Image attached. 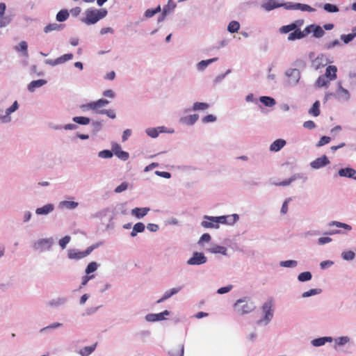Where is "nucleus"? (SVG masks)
Here are the masks:
<instances>
[{"instance_id": "nucleus-47", "label": "nucleus", "mask_w": 356, "mask_h": 356, "mask_svg": "<svg viewBox=\"0 0 356 356\" xmlns=\"http://www.w3.org/2000/svg\"><path fill=\"white\" fill-rule=\"evenodd\" d=\"M240 29V24L238 22L233 20L231 21L227 26V31L231 33H236Z\"/></svg>"}, {"instance_id": "nucleus-40", "label": "nucleus", "mask_w": 356, "mask_h": 356, "mask_svg": "<svg viewBox=\"0 0 356 356\" xmlns=\"http://www.w3.org/2000/svg\"><path fill=\"white\" fill-rule=\"evenodd\" d=\"M70 13L67 10H60L56 16V19L59 22H63L66 21L69 17Z\"/></svg>"}, {"instance_id": "nucleus-14", "label": "nucleus", "mask_w": 356, "mask_h": 356, "mask_svg": "<svg viewBox=\"0 0 356 356\" xmlns=\"http://www.w3.org/2000/svg\"><path fill=\"white\" fill-rule=\"evenodd\" d=\"M170 312L168 310L158 314H148L145 316V319L147 322L154 323L161 321L166 319V316H169Z\"/></svg>"}, {"instance_id": "nucleus-5", "label": "nucleus", "mask_w": 356, "mask_h": 356, "mask_svg": "<svg viewBox=\"0 0 356 356\" xmlns=\"http://www.w3.org/2000/svg\"><path fill=\"white\" fill-rule=\"evenodd\" d=\"M332 348L339 353H350L348 349L351 346L353 340L348 335H341L333 338Z\"/></svg>"}, {"instance_id": "nucleus-57", "label": "nucleus", "mask_w": 356, "mask_h": 356, "mask_svg": "<svg viewBox=\"0 0 356 356\" xmlns=\"http://www.w3.org/2000/svg\"><path fill=\"white\" fill-rule=\"evenodd\" d=\"M330 80L324 75L320 76L316 80V85L317 87H323L327 86Z\"/></svg>"}, {"instance_id": "nucleus-34", "label": "nucleus", "mask_w": 356, "mask_h": 356, "mask_svg": "<svg viewBox=\"0 0 356 356\" xmlns=\"http://www.w3.org/2000/svg\"><path fill=\"white\" fill-rule=\"evenodd\" d=\"M210 104L207 102H195L193 104L191 110L193 111H204L209 109Z\"/></svg>"}, {"instance_id": "nucleus-38", "label": "nucleus", "mask_w": 356, "mask_h": 356, "mask_svg": "<svg viewBox=\"0 0 356 356\" xmlns=\"http://www.w3.org/2000/svg\"><path fill=\"white\" fill-rule=\"evenodd\" d=\"M96 347V343L89 346H85L79 351V354L81 356H89L95 350Z\"/></svg>"}, {"instance_id": "nucleus-3", "label": "nucleus", "mask_w": 356, "mask_h": 356, "mask_svg": "<svg viewBox=\"0 0 356 356\" xmlns=\"http://www.w3.org/2000/svg\"><path fill=\"white\" fill-rule=\"evenodd\" d=\"M234 307L239 314L244 315L253 312L256 306L249 297H243L236 301Z\"/></svg>"}, {"instance_id": "nucleus-6", "label": "nucleus", "mask_w": 356, "mask_h": 356, "mask_svg": "<svg viewBox=\"0 0 356 356\" xmlns=\"http://www.w3.org/2000/svg\"><path fill=\"white\" fill-rule=\"evenodd\" d=\"M273 307V302L272 298H270L264 302L261 307L263 317L262 318L257 321V325H267L271 321L274 315V309Z\"/></svg>"}, {"instance_id": "nucleus-24", "label": "nucleus", "mask_w": 356, "mask_h": 356, "mask_svg": "<svg viewBox=\"0 0 356 356\" xmlns=\"http://www.w3.org/2000/svg\"><path fill=\"white\" fill-rule=\"evenodd\" d=\"M286 144L285 140L279 138L273 141L269 147L270 152H277L281 150Z\"/></svg>"}, {"instance_id": "nucleus-10", "label": "nucleus", "mask_w": 356, "mask_h": 356, "mask_svg": "<svg viewBox=\"0 0 356 356\" xmlns=\"http://www.w3.org/2000/svg\"><path fill=\"white\" fill-rule=\"evenodd\" d=\"M207 261V257L202 252H195L192 257L188 259L186 264L190 266H200L204 264Z\"/></svg>"}, {"instance_id": "nucleus-64", "label": "nucleus", "mask_w": 356, "mask_h": 356, "mask_svg": "<svg viewBox=\"0 0 356 356\" xmlns=\"http://www.w3.org/2000/svg\"><path fill=\"white\" fill-rule=\"evenodd\" d=\"M70 240L71 237L70 236H65L58 241V245L63 250H64L70 243Z\"/></svg>"}, {"instance_id": "nucleus-55", "label": "nucleus", "mask_w": 356, "mask_h": 356, "mask_svg": "<svg viewBox=\"0 0 356 356\" xmlns=\"http://www.w3.org/2000/svg\"><path fill=\"white\" fill-rule=\"evenodd\" d=\"M280 266L284 268H295L298 266V261L296 260H286L280 262Z\"/></svg>"}, {"instance_id": "nucleus-36", "label": "nucleus", "mask_w": 356, "mask_h": 356, "mask_svg": "<svg viewBox=\"0 0 356 356\" xmlns=\"http://www.w3.org/2000/svg\"><path fill=\"white\" fill-rule=\"evenodd\" d=\"M15 50L18 51V52H22V55L26 56V57H28L29 56V54H28V44L26 41H21L18 45L15 46L14 47Z\"/></svg>"}, {"instance_id": "nucleus-19", "label": "nucleus", "mask_w": 356, "mask_h": 356, "mask_svg": "<svg viewBox=\"0 0 356 356\" xmlns=\"http://www.w3.org/2000/svg\"><path fill=\"white\" fill-rule=\"evenodd\" d=\"M182 289H183V286H179L172 288L170 289H168V290L165 291L164 292L163 296L156 301V303L157 304H160L161 302H163L166 300H168L170 298H171L172 296L178 293L180 291L182 290Z\"/></svg>"}, {"instance_id": "nucleus-52", "label": "nucleus", "mask_w": 356, "mask_h": 356, "mask_svg": "<svg viewBox=\"0 0 356 356\" xmlns=\"http://www.w3.org/2000/svg\"><path fill=\"white\" fill-rule=\"evenodd\" d=\"M99 264L95 261H92L88 264L86 268L85 273L90 275L91 273L95 272L98 268Z\"/></svg>"}, {"instance_id": "nucleus-48", "label": "nucleus", "mask_w": 356, "mask_h": 356, "mask_svg": "<svg viewBox=\"0 0 356 356\" xmlns=\"http://www.w3.org/2000/svg\"><path fill=\"white\" fill-rule=\"evenodd\" d=\"M312 278V275L309 271H305L302 273H300L298 275V280L300 282H308L311 280Z\"/></svg>"}, {"instance_id": "nucleus-29", "label": "nucleus", "mask_w": 356, "mask_h": 356, "mask_svg": "<svg viewBox=\"0 0 356 356\" xmlns=\"http://www.w3.org/2000/svg\"><path fill=\"white\" fill-rule=\"evenodd\" d=\"M307 35V33L305 31V29L302 31L299 29H296L293 32L289 33L288 36V40L290 41H293L296 40H300L305 38Z\"/></svg>"}, {"instance_id": "nucleus-31", "label": "nucleus", "mask_w": 356, "mask_h": 356, "mask_svg": "<svg viewBox=\"0 0 356 356\" xmlns=\"http://www.w3.org/2000/svg\"><path fill=\"white\" fill-rule=\"evenodd\" d=\"M65 28V25L62 24L51 23L44 27V32L45 33L51 31H60Z\"/></svg>"}, {"instance_id": "nucleus-2", "label": "nucleus", "mask_w": 356, "mask_h": 356, "mask_svg": "<svg viewBox=\"0 0 356 356\" xmlns=\"http://www.w3.org/2000/svg\"><path fill=\"white\" fill-rule=\"evenodd\" d=\"M107 13L108 12L106 9L88 8L85 11L86 17L82 19V22L87 25L95 24L100 19L104 18Z\"/></svg>"}, {"instance_id": "nucleus-53", "label": "nucleus", "mask_w": 356, "mask_h": 356, "mask_svg": "<svg viewBox=\"0 0 356 356\" xmlns=\"http://www.w3.org/2000/svg\"><path fill=\"white\" fill-rule=\"evenodd\" d=\"M355 254L352 250L343 251L341 253V258L345 261H352L355 259Z\"/></svg>"}, {"instance_id": "nucleus-62", "label": "nucleus", "mask_w": 356, "mask_h": 356, "mask_svg": "<svg viewBox=\"0 0 356 356\" xmlns=\"http://www.w3.org/2000/svg\"><path fill=\"white\" fill-rule=\"evenodd\" d=\"M356 37V33H349L347 35L343 34L341 35V40L345 44H348L350 42H351Z\"/></svg>"}, {"instance_id": "nucleus-1", "label": "nucleus", "mask_w": 356, "mask_h": 356, "mask_svg": "<svg viewBox=\"0 0 356 356\" xmlns=\"http://www.w3.org/2000/svg\"><path fill=\"white\" fill-rule=\"evenodd\" d=\"M239 217L238 214L228 216H211L205 215L201 222V226L205 229H218L220 224L229 225L234 224Z\"/></svg>"}, {"instance_id": "nucleus-30", "label": "nucleus", "mask_w": 356, "mask_h": 356, "mask_svg": "<svg viewBox=\"0 0 356 356\" xmlns=\"http://www.w3.org/2000/svg\"><path fill=\"white\" fill-rule=\"evenodd\" d=\"M261 7L266 11H270L275 8L282 7L281 3L277 2L275 0H268L261 4Z\"/></svg>"}, {"instance_id": "nucleus-35", "label": "nucleus", "mask_w": 356, "mask_h": 356, "mask_svg": "<svg viewBox=\"0 0 356 356\" xmlns=\"http://www.w3.org/2000/svg\"><path fill=\"white\" fill-rule=\"evenodd\" d=\"M208 251L212 254H220L226 256L227 254V248L222 245H213L208 249Z\"/></svg>"}, {"instance_id": "nucleus-26", "label": "nucleus", "mask_w": 356, "mask_h": 356, "mask_svg": "<svg viewBox=\"0 0 356 356\" xmlns=\"http://www.w3.org/2000/svg\"><path fill=\"white\" fill-rule=\"evenodd\" d=\"M218 60V58L217 57H214L207 60H202L196 64V69L199 72H203L210 64L217 61Z\"/></svg>"}, {"instance_id": "nucleus-23", "label": "nucleus", "mask_w": 356, "mask_h": 356, "mask_svg": "<svg viewBox=\"0 0 356 356\" xmlns=\"http://www.w3.org/2000/svg\"><path fill=\"white\" fill-rule=\"evenodd\" d=\"M150 211L149 207H136L131 210V215L138 219H141L145 216Z\"/></svg>"}, {"instance_id": "nucleus-13", "label": "nucleus", "mask_w": 356, "mask_h": 356, "mask_svg": "<svg viewBox=\"0 0 356 356\" xmlns=\"http://www.w3.org/2000/svg\"><path fill=\"white\" fill-rule=\"evenodd\" d=\"M335 97L339 101L342 102H348L350 98L349 91L341 86V81L337 83V89L336 90Z\"/></svg>"}, {"instance_id": "nucleus-42", "label": "nucleus", "mask_w": 356, "mask_h": 356, "mask_svg": "<svg viewBox=\"0 0 356 356\" xmlns=\"http://www.w3.org/2000/svg\"><path fill=\"white\" fill-rule=\"evenodd\" d=\"M302 175L300 174H295L292 175L290 178L284 180L283 181L276 184L277 186H286L291 184L293 181H296L298 179H300Z\"/></svg>"}, {"instance_id": "nucleus-58", "label": "nucleus", "mask_w": 356, "mask_h": 356, "mask_svg": "<svg viewBox=\"0 0 356 356\" xmlns=\"http://www.w3.org/2000/svg\"><path fill=\"white\" fill-rule=\"evenodd\" d=\"M217 118L213 114H208L202 118V122L203 124L213 123L216 122Z\"/></svg>"}, {"instance_id": "nucleus-4", "label": "nucleus", "mask_w": 356, "mask_h": 356, "mask_svg": "<svg viewBox=\"0 0 356 356\" xmlns=\"http://www.w3.org/2000/svg\"><path fill=\"white\" fill-rule=\"evenodd\" d=\"M54 244V240L52 237L39 238L31 243V248L38 253H43L51 251Z\"/></svg>"}, {"instance_id": "nucleus-25", "label": "nucleus", "mask_w": 356, "mask_h": 356, "mask_svg": "<svg viewBox=\"0 0 356 356\" xmlns=\"http://www.w3.org/2000/svg\"><path fill=\"white\" fill-rule=\"evenodd\" d=\"M333 337H322L314 339L311 341V344L314 347H320L324 346L326 343L332 342Z\"/></svg>"}, {"instance_id": "nucleus-28", "label": "nucleus", "mask_w": 356, "mask_h": 356, "mask_svg": "<svg viewBox=\"0 0 356 356\" xmlns=\"http://www.w3.org/2000/svg\"><path fill=\"white\" fill-rule=\"evenodd\" d=\"M302 22H303V21H302V20H298V21H296L295 22L290 24L282 26L280 29V32L281 33H289L290 31H294L295 29H296L299 25H301L302 24Z\"/></svg>"}, {"instance_id": "nucleus-33", "label": "nucleus", "mask_w": 356, "mask_h": 356, "mask_svg": "<svg viewBox=\"0 0 356 356\" xmlns=\"http://www.w3.org/2000/svg\"><path fill=\"white\" fill-rule=\"evenodd\" d=\"M337 67L335 65H329L327 67L325 73L323 74L330 81L334 80L337 78Z\"/></svg>"}, {"instance_id": "nucleus-11", "label": "nucleus", "mask_w": 356, "mask_h": 356, "mask_svg": "<svg viewBox=\"0 0 356 356\" xmlns=\"http://www.w3.org/2000/svg\"><path fill=\"white\" fill-rule=\"evenodd\" d=\"M92 218H97L100 220H108L111 222L113 219V213L109 208L102 209L91 215Z\"/></svg>"}, {"instance_id": "nucleus-45", "label": "nucleus", "mask_w": 356, "mask_h": 356, "mask_svg": "<svg viewBox=\"0 0 356 356\" xmlns=\"http://www.w3.org/2000/svg\"><path fill=\"white\" fill-rule=\"evenodd\" d=\"M323 8L324 10L329 13H335L339 11V8L337 5L330 3H326L323 4Z\"/></svg>"}, {"instance_id": "nucleus-27", "label": "nucleus", "mask_w": 356, "mask_h": 356, "mask_svg": "<svg viewBox=\"0 0 356 356\" xmlns=\"http://www.w3.org/2000/svg\"><path fill=\"white\" fill-rule=\"evenodd\" d=\"M79 206V202L74 201L63 200L59 202L58 208L60 209L74 210Z\"/></svg>"}, {"instance_id": "nucleus-21", "label": "nucleus", "mask_w": 356, "mask_h": 356, "mask_svg": "<svg viewBox=\"0 0 356 356\" xmlns=\"http://www.w3.org/2000/svg\"><path fill=\"white\" fill-rule=\"evenodd\" d=\"M199 118H200V116L198 114L194 113V114L181 117L180 118L179 121L181 123H182L185 125L193 126L197 122Z\"/></svg>"}, {"instance_id": "nucleus-7", "label": "nucleus", "mask_w": 356, "mask_h": 356, "mask_svg": "<svg viewBox=\"0 0 356 356\" xmlns=\"http://www.w3.org/2000/svg\"><path fill=\"white\" fill-rule=\"evenodd\" d=\"M284 76L286 78V86L293 87L298 83L301 74L297 68H289L285 71Z\"/></svg>"}, {"instance_id": "nucleus-43", "label": "nucleus", "mask_w": 356, "mask_h": 356, "mask_svg": "<svg viewBox=\"0 0 356 356\" xmlns=\"http://www.w3.org/2000/svg\"><path fill=\"white\" fill-rule=\"evenodd\" d=\"M320 102L319 101H316L312 106L309 108L308 113L309 114L314 116V117H317L320 115Z\"/></svg>"}, {"instance_id": "nucleus-63", "label": "nucleus", "mask_w": 356, "mask_h": 356, "mask_svg": "<svg viewBox=\"0 0 356 356\" xmlns=\"http://www.w3.org/2000/svg\"><path fill=\"white\" fill-rule=\"evenodd\" d=\"M80 108L82 111L86 112L89 110L94 111L95 110V105L94 102H91L85 104H82L80 106Z\"/></svg>"}, {"instance_id": "nucleus-37", "label": "nucleus", "mask_w": 356, "mask_h": 356, "mask_svg": "<svg viewBox=\"0 0 356 356\" xmlns=\"http://www.w3.org/2000/svg\"><path fill=\"white\" fill-rule=\"evenodd\" d=\"M259 101L267 107H273L276 104L275 99L269 96H261L259 97Z\"/></svg>"}, {"instance_id": "nucleus-22", "label": "nucleus", "mask_w": 356, "mask_h": 356, "mask_svg": "<svg viewBox=\"0 0 356 356\" xmlns=\"http://www.w3.org/2000/svg\"><path fill=\"white\" fill-rule=\"evenodd\" d=\"M338 174L340 177L352 178L356 180V170L350 167H347L344 168H341Z\"/></svg>"}, {"instance_id": "nucleus-56", "label": "nucleus", "mask_w": 356, "mask_h": 356, "mask_svg": "<svg viewBox=\"0 0 356 356\" xmlns=\"http://www.w3.org/2000/svg\"><path fill=\"white\" fill-rule=\"evenodd\" d=\"M161 8L160 6H158L154 9H147L145 10L144 13V16L146 18H150L152 17L154 15H155L156 13L161 12Z\"/></svg>"}, {"instance_id": "nucleus-46", "label": "nucleus", "mask_w": 356, "mask_h": 356, "mask_svg": "<svg viewBox=\"0 0 356 356\" xmlns=\"http://www.w3.org/2000/svg\"><path fill=\"white\" fill-rule=\"evenodd\" d=\"M184 345H179L177 348H173L169 351L170 356H184Z\"/></svg>"}, {"instance_id": "nucleus-44", "label": "nucleus", "mask_w": 356, "mask_h": 356, "mask_svg": "<svg viewBox=\"0 0 356 356\" xmlns=\"http://www.w3.org/2000/svg\"><path fill=\"white\" fill-rule=\"evenodd\" d=\"M103 127V123L102 121L98 120H92L91 122V128L92 132L94 134L99 133Z\"/></svg>"}, {"instance_id": "nucleus-17", "label": "nucleus", "mask_w": 356, "mask_h": 356, "mask_svg": "<svg viewBox=\"0 0 356 356\" xmlns=\"http://www.w3.org/2000/svg\"><path fill=\"white\" fill-rule=\"evenodd\" d=\"M68 302V298L67 296H58L49 300L47 305L51 308H58L64 306Z\"/></svg>"}, {"instance_id": "nucleus-8", "label": "nucleus", "mask_w": 356, "mask_h": 356, "mask_svg": "<svg viewBox=\"0 0 356 356\" xmlns=\"http://www.w3.org/2000/svg\"><path fill=\"white\" fill-rule=\"evenodd\" d=\"M19 104L17 100L14 101V102L12 104V105L5 110V114L0 115L1 122L4 123V124H8V123L11 122L12 113L17 111L19 109Z\"/></svg>"}, {"instance_id": "nucleus-16", "label": "nucleus", "mask_w": 356, "mask_h": 356, "mask_svg": "<svg viewBox=\"0 0 356 356\" xmlns=\"http://www.w3.org/2000/svg\"><path fill=\"white\" fill-rule=\"evenodd\" d=\"M305 31L307 34L313 33L314 38H320L325 34V31L321 26L316 24H311L305 28Z\"/></svg>"}, {"instance_id": "nucleus-50", "label": "nucleus", "mask_w": 356, "mask_h": 356, "mask_svg": "<svg viewBox=\"0 0 356 356\" xmlns=\"http://www.w3.org/2000/svg\"><path fill=\"white\" fill-rule=\"evenodd\" d=\"M74 57V55L71 53L65 54L64 55H62L56 58L57 65L63 64L67 61H69L72 60Z\"/></svg>"}, {"instance_id": "nucleus-20", "label": "nucleus", "mask_w": 356, "mask_h": 356, "mask_svg": "<svg viewBox=\"0 0 356 356\" xmlns=\"http://www.w3.org/2000/svg\"><path fill=\"white\" fill-rule=\"evenodd\" d=\"M55 207L53 204L49 203L38 207L35 209V214L38 216H47L54 211Z\"/></svg>"}, {"instance_id": "nucleus-39", "label": "nucleus", "mask_w": 356, "mask_h": 356, "mask_svg": "<svg viewBox=\"0 0 356 356\" xmlns=\"http://www.w3.org/2000/svg\"><path fill=\"white\" fill-rule=\"evenodd\" d=\"M328 226L343 228L346 231H350L352 229V227L350 225L336 220L330 222Z\"/></svg>"}, {"instance_id": "nucleus-54", "label": "nucleus", "mask_w": 356, "mask_h": 356, "mask_svg": "<svg viewBox=\"0 0 356 356\" xmlns=\"http://www.w3.org/2000/svg\"><path fill=\"white\" fill-rule=\"evenodd\" d=\"M321 293V289H312L307 291H305L302 293L301 296L303 298H307L313 296L318 295Z\"/></svg>"}, {"instance_id": "nucleus-18", "label": "nucleus", "mask_w": 356, "mask_h": 356, "mask_svg": "<svg viewBox=\"0 0 356 356\" xmlns=\"http://www.w3.org/2000/svg\"><path fill=\"white\" fill-rule=\"evenodd\" d=\"M329 163L330 161L328 158L325 155H323L322 156L312 161L310 163V166L313 169L318 170L326 166Z\"/></svg>"}, {"instance_id": "nucleus-15", "label": "nucleus", "mask_w": 356, "mask_h": 356, "mask_svg": "<svg viewBox=\"0 0 356 356\" xmlns=\"http://www.w3.org/2000/svg\"><path fill=\"white\" fill-rule=\"evenodd\" d=\"M90 254L89 250L79 251L76 249H69L67 250V257L70 259L80 260Z\"/></svg>"}, {"instance_id": "nucleus-9", "label": "nucleus", "mask_w": 356, "mask_h": 356, "mask_svg": "<svg viewBox=\"0 0 356 356\" xmlns=\"http://www.w3.org/2000/svg\"><path fill=\"white\" fill-rule=\"evenodd\" d=\"M19 104L17 100L14 101V102L12 104V105L5 110V114L0 115L1 122L4 123V124H8V123L11 122L12 113L17 111L19 109Z\"/></svg>"}, {"instance_id": "nucleus-49", "label": "nucleus", "mask_w": 356, "mask_h": 356, "mask_svg": "<svg viewBox=\"0 0 356 356\" xmlns=\"http://www.w3.org/2000/svg\"><path fill=\"white\" fill-rule=\"evenodd\" d=\"M296 10H301L302 12H308V13H313L316 11V9L312 8V6L301 3H297V7Z\"/></svg>"}, {"instance_id": "nucleus-59", "label": "nucleus", "mask_w": 356, "mask_h": 356, "mask_svg": "<svg viewBox=\"0 0 356 356\" xmlns=\"http://www.w3.org/2000/svg\"><path fill=\"white\" fill-rule=\"evenodd\" d=\"M113 156V152L109 149H104L98 152V156L102 159H111Z\"/></svg>"}, {"instance_id": "nucleus-41", "label": "nucleus", "mask_w": 356, "mask_h": 356, "mask_svg": "<svg viewBox=\"0 0 356 356\" xmlns=\"http://www.w3.org/2000/svg\"><path fill=\"white\" fill-rule=\"evenodd\" d=\"M72 121L76 124L81 125H87L90 123L91 120L89 118L85 116H75L72 118Z\"/></svg>"}, {"instance_id": "nucleus-32", "label": "nucleus", "mask_w": 356, "mask_h": 356, "mask_svg": "<svg viewBox=\"0 0 356 356\" xmlns=\"http://www.w3.org/2000/svg\"><path fill=\"white\" fill-rule=\"evenodd\" d=\"M47 83V81L44 79H38L32 81L28 85V90L31 92H33L36 88H40Z\"/></svg>"}, {"instance_id": "nucleus-51", "label": "nucleus", "mask_w": 356, "mask_h": 356, "mask_svg": "<svg viewBox=\"0 0 356 356\" xmlns=\"http://www.w3.org/2000/svg\"><path fill=\"white\" fill-rule=\"evenodd\" d=\"M131 187L132 186L127 181H123L114 189V193H121Z\"/></svg>"}, {"instance_id": "nucleus-12", "label": "nucleus", "mask_w": 356, "mask_h": 356, "mask_svg": "<svg viewBox=\"0 0 356 356\" xmlns=\"http://www.w3.org/2000/svg\"><path fill=\"white\" fill-rule=\"evenodd\" d=\"M145 133L147 135L152 138H156L159 136L160 133H174V129L168 130L165 127H149L146 129Z\"/></svg>"}, {"instance_id": "nucleus-60", "label": "nucleus", "mask_w": 356, "mask_h": 356, "mask_svg": "<svg viewBox=\"0 0 356 356\" xmlns=\"http://www.w3.org/2000/svg\"><path fill=\"white\" fill-rule=\"evenodd\" d=\"M342 46V44L341 43V42L339 40H334L330 42H328V43H326L325 45H324V48L325 49H332L336 47H341Z\"/></svg>"}, {"instance_id": "nucleus-61", "label": "nucleus", "mask_w": 356, "mask_h": 356, "mask_svg": "<svg viewBox=\"0 0 356 356\" xmlns=\"http://www.w3.org/2000/svg\"><path fill=\"white\" fill-rule=\"evenodd\" d=\"M176 6H177V5L175 3H168L163 8L162 11L164 13V15H168V14L173 12V10L176 8Z\"/></svg>"}]
</instances>
